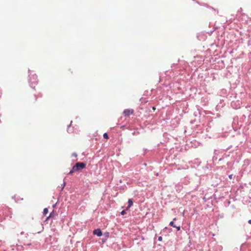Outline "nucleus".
I'll use <instances>...</instances> for the list:
<instances>
[{
	"instance_id": "nucleus-1",
	"label": "nucleus",
	"mask_w": 251,
	"mask_h": 251,
	"mask_svg": "<svg viewBox=\"0 0 251 251\" xmlns=\"http://www.w3.org/2000/svg\"><path fill=\"white\" fill-rule=\"evenodd\" d=\"M86 167V164L83 162H78L73 167L72 169L69 173V175H72L74 172L83 169Z\"/></svg>"
},
{
	"instance_id": "nucleus-2",
	"label": "nucleus",
	"mask_w": 251,
	"mask_h": 251,
	"mask_svg": "<svg viewBox=\"0 0 251 251\" xmlns=\"http://www.w3.org/2000/svg\"><path fill=\"white\" fill-rule=\"evenodd\" d=\"M133 110L132 109H127L124 111L123 114L126 117H129L130 115L133 113Z\"/></svg>"
},
{
	"instance_id": "nucleus-3",
	"label": "nucleus",
	"mask_w": 251,
	"mask_h": 251,
	"mask_svg": "<svg viewBox=\"0 0 251 251\" xmlns=\"http://www.w3.org/2000/svg\"><path fill=\"white\" fill-rule=\"evenodd\" d=\"M93 234L94 235H97L99 237H100V236H101L102 235V232H101V230L100 229H99V228L95 229L93 231Z\"/></svg>"
},
{
	"instance_id": "nucleus-4",
	"label": "nucleus",
	"mask_w": 251,
	"mask_h": 251,
	"mask_svg": "<svg viewBox=\"0 0 251 251\" xmlns=\"http://www.w3.org/2000/svg\"><path fill=\"white\" fill-rule=\"evenodd\" d=\"M128 205L126 208V209H128L129 207H130L133 204V201L131 199H129L128 201Z\"/></svg>"
},
{
	"instance_id": "nucleus-5",
	"label": "nucleus",
	"mask_w": 251,
	"mask_h": 251,
	"mask_svg": "<svg viewBox=\"0 0 251 251\" xmlns=\"http://www.w3.org/2000/svg\"><path fill=\"white\" fill-rule=\"evenodd\" d=\"M36 79H37V76L36 75H33V81H32V78L30 77V81H31V83H34V82H36Z\"/></svg>"
},
{
	"instance_id": "nucleus-6",
	"label": "nucleus",
	"mask_w": 251,
	"mask_h": 251,
	"mask_svg": "<svg viewBox=\"0 0 251 251\" xmlns=\"http://www.w3.org/2000/svg\"><path fill=\"white\" fill-rule=\"evenodd\" d=\"M48 213V209L47 208H45L43 210V214L46 215Z\"/></svg>"
},
{
	"instance_id": "nucleus-7",
	"label": "nucleus",
	"mask_w": 251,
	"mask_h": 251,
	"mask_svg": "<svg viewBox=\"0 0 251 251\" xmlns=\"http://www.w3.org/2000/svg\"><path fill=\"white\" fill-rule=\"evenodd\" d=\"M169 225L174 227H176V226L175 225V224L173 222H171L169 224Z\"/></svg>"
},
{
	"instance_id": "nucleus-8",
	"label": "nucleus",
	"mask_w": 251,
	"mask_h": 251,
	"mask_svg": "<svg viewBox=\"0 0 251 251\" xmlns=\"http://www.w3.org/2000/svg\"><path fill=\"white\" fill-rule=\"evenodd\" d=\"M103 136V138L105 139H108V138H109L108 135L106 133H104Z\"/></svg>"
},
{
	"instance_id": "nucleus-9",
	"label": "nucleus",
	"mask_w": 251,
	"mask_h": 251,
	"mask_svg": "<svg viewBox=\"0 0 251 251\" xmlns=\"http://www.w3.org/2000/svg\"><path fill=\"white\" fill-rule=\"evenodd\" d=\"M126 213V212L125 210H123L122 211V212H121V214L122 215H124Z\"/></svg>"
},
{
	"instance_id": "nucleus-10",
	"label": "nucleus",
	"mask_w": 251,
	"mask_h": 251,
	"mask_svg": "<svg viewBox=\"0 0 251 251\" xmlns=\"http://www.w3.org/2000/svg\"><path fill=\"white\" fill-rule=\"evenodd\" d=\"M175 227L177 229V231H179L180 229V227L179 226H176V227Z\"/></svg>"
},
{
	"instance_id": "nucleus-11",
	"label": "nucleus",
	"mask_w": 251,
	"mask_h": 251,
	"mask_svg": "<svg viewBox=\"0 0 251 251\" xmlns=\"http://www.w3.org/2000/svg\"><path fill=\"white\" fill-rule=\"evenodd\" d=\"M158 240H159V241H161L162 240V237L161 236H159V237H158Z\"/></svg>"
},
{
	"instance_id": "nucleus-12",
	"label": "nucleus",
	"mask_w": 251,
	"mask_h": 251,
	"mask_svg": "<svg viewBox=\"0 0 251 251\" xmlns=\"http://www.w3.org/2000/svg\"><path fill=\"white\" fill-rule=\"evenodd\" d=\"M228 177H229L230 179H232V175H230L228 176Z\"/></svg>"
},
{
	"instance_id": "nucleus-13",
	"label": "nucleus",
	"mask_w": 251,
	"mask_h": 251,
	"mask_svg": "<svg viewBox=\"0 0 251 251\" xmlns=\"http://www.w3.org/2000/svg\"><path fill=\"white\" fill-rule=\"evenodd\" d=\"M248 223H249V224H251V220H249L248 221Z\"/></svg>"
},
{
	"instance_id": "nucleus-14",
	"label": "nucleus",
	"mask_w": 251,
	"mask_h": 251,
	"mask_svg": "<svg viewBox=\"0 0 251 251\" xmlns=\"http://www.w3.org/2000/svg\"><path fill=\"white\" fill-rule=\"evenodd\" d=\"M73 155H74V156H75V157H76V154H75V153H74V154H73Z\"/></svg>"
},
{
	"instance_id": "nucleus-15",
	"label": "nucleus",
	"mask_w": 251,
	"mask_h": 251,
	"mask_svg": "<svg viewBox=\"0 0 251 251\" xmlns=\"http://www.w3.org/2000/svg\"><path fill=\"white\" fill-rule=\"evenodd\" d=\"M50 217H51V214H50V216L47 218V219H49Z\"/></svg>"
},
{
	"instance_id": "nucleus-16",
	"label": "nucleus",
	"mask_w": 251,
	"mask_h": 251,
	"mask_svg": "<svg viewBox=\"0 0 251 251\" xmlns=\"http://www.w3.org/2000/svg\"><path fill=\"white\" fill-rule=\"evenodd\" d=\"M153 110L154 111L155 110V107H153Z\"/></svg>"
}]
</instances>
